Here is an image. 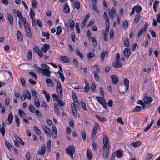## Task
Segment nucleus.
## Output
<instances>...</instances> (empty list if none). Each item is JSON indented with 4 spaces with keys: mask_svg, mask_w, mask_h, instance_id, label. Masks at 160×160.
Returning a JSON list of instances; mask_svg holds the SVG:
<instances>
[{
    "mask_svg": "<svg viewBox=\"0 0 160 160\" xmlns=\"http://www.w3.org/2000/svg\"><path fill=\"white\" fill-rule=\"evenodd\" d=\"M75 147L74 146L71 145L68 146L66 149V153L73 159V155L75 153Z\"/></svg>",
    "mask_w": 160,
    "mask_h": 160,
    "instance_id": "obj_1",
    "label": "nucleus"
},
{
    "mask_svg": "<svg viewBox=\"0 0 160 160\" xmlns=\"http://www.w3.org/2000/svg\"><path fill=\"white\" fill-rule=\"evenodd\" d=\"M94 126L93 128L92 131L91 135V138L92 139L94 140L96 136L97 129H100V126L98 123L97 122L94 123Z\"/></svg>",
    "mask_w": 160,
    "mask_h": 160,
    "instance_id": "obj_2",
    "label": "nucleus"
},
{
    "mask_svg": "<svg viewBox=\"0 0 160 160\" xmlns=\"http://www.w3.org/2000/svg\"><path fill=\"white\" fill-rule=\"evenodd\" d=\"M103 148H109V139L106 135H104L103 136Z\"/></svg>",
    "mask_w": 160,
    "mask_h": 160,
    "instance_id": "obj_3",
    "label": "nucleus"
},
{
    "mask_svg": "<svg viewBox=\"0 0 160 160\" xmlns=\"http://www.w3.org/2000/svg\"><path fill=\"white\" fill-rule=\"evenodd\" d=\"M109 148H102V157L104 159L106 158L109 155Z\"/></svg>",
    "mask_w": 160,
    "mask_h": 160,
    "instance_id": "obj_4",
    "label": "nucleus"
},
{
    "mask_svg": "<svg viewBox=\"0 0 160 160\" xmlns=\"http://www.w3.org/2000/svg\"><path fill=\"white\" fill-rule=\"evenodd\" d=\"M45 134L48 136L51 137L52 135L51 131L50 129L46 126L42 125V126Z\"/></svg>",
    "mask_w": 160,
    "mask_h": 160,
    "instance_id": "obj_5",
    "label": "nucleus"
},
{
    "mask_svg": "<svg viewBox=\"0 0 160 160\" xmlns=\"http://www.w3.org/2000/svg\"><path fill=\"white\" fill-rule=\"evenodd\" d=\"M33 51L34 52L37 53L40 58H42L43 56L42 53L40 49L38 46H35L33 48Z\"/></svg>",
    "mask_w": 160,
    "mask_h": 160,
    "instance_id": "obj_6",
    "label": "nucleus"
},
{
    "mask_svg": "<svg viewBox=\"0 0 160 160\" xmlns=\"http://www.w3.org/2000/svg\"><path fill=\"white\" fill-rule=\"evenodd\" d=\"M148 26V24L146 23L144 25V28H141L139 30L137 35V36L138 38H139L141 36L143 32L144 33L146 31Z\"/></svg>",
    "mask_w": 160,
    "mask_h": 160,
    "instance_id": "obj_7",
    "label": "nucleus"
},
{
    "mask_svg": "<svg viewBox=\"0 0 160 160\" xmlns=\"http://www.w3.org/2000/svg\"><path fill=\"white\" fill-rule=\"evenodd\" d=\"M41 72L43 75L47 77H49L50 76L51 72L49 69H42L41 70Z\"/></svg>",
    "mask_w": 160,
    "mask_h": 160,
    "instance_id": "obj_8",
    "label": "nucleus"
},
{
    "mask_svg": "<svg viewBox=\"0 0 160 160\" xmlns=\"http://www.w3.org/2000/svg\"><path fill=\"white\" fill-rule=\"evenodd\" d=\"M121 60H115V62L112 64V66L115 68H119L122 67L123 65L120 62Z\"/></svg>",
    "mask_w": 160,
    "mask_h": 160,
    "instance_id": "obj_9",
    "label": "nucleus"
},
{
    "mask_svg": "<svg viewBox=\"0 0 160 160\" xmlns=\"http://www.w3.org/2000/svg\"><path fill=\"white\" fill-rule=\"evenodd\" d=\"M153 99L152 98L148 96H145L143 98V100L146 104H149L150 105V102L152 101Z\"/></svg>",
    "mask_w": 160,
    "mask_h": 160,
    "instance_id": "obj_10",
    "label": "nucleus"
},
{
    "mask_svg": "<svg viewBox=\"0 0 160 160\" xmlns=\"http://www.w3.org/2000/svg\"><path fill=\"white\" fill-rule=\"evenodd\" d=\"M49 48V46L48 44H45L41 48V50L43 52L46 53Z\"/></svg>",
    "mask_w": 160,
    "mask_h": 160,
    "instance_id": "obj_11",
    "label": "nucleus"
},
{
    "mask_svg": "<svg viewBox=\"0 0 160 160\" xmlns=\"http://www.w3.org/2000/svg\"><path fill=\"white\" fill-rule=\"evenodd\" d=\"M142 144V142L140 141H137L133 142L131 143V145L135 148L138 147L141 145Z\"/></svg>",
    "mask_w": 160,
    "mask_h": 160,
    "instance_id": "obj_12",
    "label": "nucleus"
},
{
    "mask_svg": "<svg viewBox=\"0 0 160 160\" xmlns=\"http://www.w3.org/2000/svg\"><path fill=\"white\" fill-rule=\"evenodd\" d=\"M52 136L56 138L58 135L57 130L56 126L53 125L52 127Z\"/></svg>",
    "mask_w": 160,
    "mask_h": 160,
    "instance_id": "obj_13",
    "label": "nucleus"
},
{
    "mask_svg": "<svg viewBox=\"0 0 160 160\" xmlns=\"http://www.w3.org/2000/svg\"><path fill=\"white\" fill-rule=\"evenodd\" d=\"M112 83L114 84H116L118 81V79L117 76L115 75H113L111 76Z\"/></svg>",
    "mask_w": 160,
    "mask_h": 160,
    "instance_id": "obj_14",
    "label": "nucleus"
},
{
    "mask_svg": "<svg viewBox=\"0 0 160 160\" xmlns=\"http://www.w3.org/2000/svg\"><path fill=\"white\" fill-rule=\"evenodd\" d=\"M123 82L125 86V91L127 92L129 88V80L127 78H125L124 79Z\"/></svg>",
    "mask_w": 160,
    "mask_h": 160,
    "instance_id": "obj_15",
    "label": "nucleus"
},
{
    "mask_svg": "<svg viewBox=\"0 0 160 160\" xmlns=\"http://www.w3.org/2000/svg\"><path fill=\"white\" fill-rule=\"evenodd\" d=\"M60 59L64 62H67L69 61L70 59L68 57L66 56H61L60 57Z\"/></svg>",
    "mask_w": 160,
    "mask_h": 160,
    "instance_id": "obj_16",
    "label": "nucleus"
},
{
    "mask_svg": "<svg viewBox=\"0 0 160 160\" xmlns=\"http://www.w3.org/2000/svg\"><path fill=\"white\" fill-rule=\"evenodd\" d=\"M123 54L124 56L126 57H128L130 55V50L128 48H126L124 51Z\"/></svg>",
    "mask_w": 160,
    "mask_h": 160,
    "instance_id": "obj_17",
    "label": "nucleus"
},
{
    "mask_svg": "<svg viewBox=\"0 0 160 160\" xmlns=\"http://www.w3.org/2000/svg\"><path fill=\"white\" fill-rule=\"evenodd\" d=\"M17 36L18 40L20 42H22L23 40L22 38L20 32L18 31L17 32Z\"/></svg>",
    "mask_w": 160,
    "mask_h": 160,
    "instance_id": "obj_18",
    "label": "nucleus"
},
{
    "mask_svg": "<svg viewBox=\"0 0 160 160\" xmlns=\"http://www.w3.org/2000/svg\"><path fill=\"white\" fill-rule=\"evenodd\" d=\"M96 99L101 105L102 104L104 103V101H106L105 99L103 98H102L100 97H96Z\"/></svg>",
    "mask_w": 160,
    "mask_h": 160,
    "instance_id": "obj_19",
    "label": "nucleus"
},
{
    "mask_svg": "<svg viewBox=\"0 0 160 160\" xmlns=\"http://www.w3.org/2000/svg\"><path fill=\"white\" fill-rule=\"evenodd\" d=\"M68 22L71 29L72 31L74 29V26L75 25L74 22L73 20H68Z\"/></svg>",
    "mask_w": 160,
    "mask_h": 160,
    "instance_id": "obj_20",
    "label": "nucleus"
},
{
    "mask_svg": "<svg viewBox=\"0 0 160 160\" xmlns=\"http://www.w3.org/2000/svg\"><path fill=\"white\" fill-rule=\"evenodd\" d=\"M25 95L26 97L28 99L30 100L31 99V95L29 92L27 90H24Z\"/></svg>",
    "mask_w": 160,
    "mask_h": 160,
    "instance_id": "obj_21",
    "label": "nucleus"
},
{
    "mask_svg": "<svg viewBox=\"0 0 160 160\" xmlns=\"http://www.w3.org/2000/svg\"><path fill=\"white\" fill-rule=\"evenodd\" d=\"M46 151V147L44 145H42L41 148V151L40 152H39L38 154L40 155H43L45 152Z\"/></svg>",
    "mask_w": 160,
    "mask_h": 160,
    "instance_id": "obj_22",
    "label": "nucleus"
},
{
    "mask_svg": "<svg viewBox=\"0 0 160 160\" xmlns=\"http://www.w3.org/2000/svg\"><path fill=\"white\" fill-rule=\"evenodd\" d=\"M70 11V8L67 3H66L64 5V12L66 13H68Z\"/></svg>",
    "mask_w": 160,
    "mask_h": 160,
    "instance_id": "obj_23",
    "label": "nucleus"
},
{
    "mask_svg": "<svg viewBox=\"0 0 160 160\" xmlns=\"http://www.w3.org/2000/svg\"><path fill=\"white\" fill-rule=\"evenodd\" d=\"M86 155L88 158L89 160H90L92 159V155L91 154V151H89V149H88L87 151Z\"/></svg>",
    "mask_w": 160,
    "mask_h": 160,
    "instance_id": "obj_24",
    "label": "nucleus"
},
{
    "mask_svg": "<svg viewBox=\"0 0 160 160\" xmlns=\"http://www.w3.org/2000/svg\"><path fill=\"white\" fill-rule=\"evenodd\" d=\"M18 112L21 116L22 118H25L26 117V115L25 113L22 110L20 109L18 111Z\"/></svg>",
    "mask_w": 160,
    "mask_h": 160,
    "instance_id": "obj_25",
    "label": "nucleus"
},
{
    "mask_svg": "<svg viewBox=\"0 0 160 160\" xmlns=\"http://www.w3.org/2000/svg\"><path fill=\"white\" fill-rule=\"evenodd\" d=\"M84 82L85 84V86L84 88V90L86 92H88L90 89L89 86V84L86 80H85Z\"/></svg>",
    "mask_w": 160,
    "mask_h": 160,
    "instance_id": "obj_26",
    "label": "nucleus"
},
{
    "mask_svg": "<svg viewBox=\"0 0 160 160\" xmlns=\"http://www.w3.org/2000/svg\"><path fill=\"white\" fill-rule=\"evenodd\" d=\"M96 117L97 118L102 122H105L107 121L106 118L104 117H100L98 115H96Z\"/></svg>",
    "mask_w": 160,
    "mask_h": 160,
    "instance_id": "obj_27",
    "label": "nucleus"
},
{
    "mask_svg": "<svg viewBox=\"0 0 160 160\" xmlns=\"http://www.w3.org/2000/svg\"><path fill=\"white\" fill-rule=\"evenodd\" d=\"M108 52L107 51H103L100 55L101 59L102 61H103L104 59L105 54H108Z\"/></svg>",
    "mask_w": 160,
    "mask_h": 160,
    "instance_id": "obj_28",
    "label": "nucleus"
},
{
    "mask_svg": "<svg viewBox=\"0 0 160 160\" xmlns=\"http://www.w3.org/2000/svg\"><path fill=\"white\" fill-rule=\"evenodd\" d=\"M54 109L56 114L58 116H59L60 114V111L56 103L54 104Z\"/></svg>",
    "mask_w": 160,
    "mask_h": 160,
    "instance_id": "obj_29",
    "label": "nucleus"
},
{
    "mask_svg": "<svg viewBox=\"0 0 160 160\" xmlns=\"http://www.w3.org/2000/svg\"><path fill=\"white\" fill-rule=\"evenodd\" d=\"M15 138L16 140L21 144L22 145H24V143L23 141L18 136L15 135Z\"/></svg>",
    "mask_w": 160,
    "mask_h": 160,
    "instance_id": "obj_30",
    "label": "nucleus"
},
{
    "mask_svg": "<svg viewBox=\"0 0 160 160\" xmlns=\"http://www.w3.org/2000/svg\"><path fill=\"white\" fill-rule=\"evenodd\" d=\"M25 30L27 34V35L28 36V37L30 38H32V36L30 28H28V29H25Z\"/></svg>",
    "mask_w": 160,
    "mask_h": 160,
    "instance_id": "obj_31",
    "label": "nucleus"
},
{
    "mask_svg": "<svg viewBox=\"0 0 160 160\" xmlns=\"http://www.w3.org/2000/svg\"><path fill=\"white\" fill-rule=\"evenodd\" d=\"M46 82L48 85H51V86H52L53 85L52 81L49 78L46 79Z\"/></svg>",
    "mask_w": 160,
    "mask_h": 160,
    "instance_id": "obj_32",
    "label": "nucleus"
},
{
    "mask_svg": "<svg viewBox=\"0 0 160 160\" xmlns=\"http://www.w3.org/2000/svg\"><path fill=\"white\" fill-rule=\"evenodd\" d=\"M124 44L127 47H128L129 45V42L128 38H125L124 40Z\"/></svg>",
    "mask_w": 160,
    "mask_h": 160,
    "instance_id": "obj_33",
    "label": "nucleus"
},
{
    "mask_svg": "<svg viewBox=\"0 0 160 160\" xmlns=\"http://www.w3.org/2000/svg\"><path fill=\"white\" fill-rule=\"evenodd\" d=\"M47 151L48 152H50L51 147V141L50 140H49L47 142Z\"/></svg>",
    "mask_w": 160,
    "mask_h": 160,
    "instance_id": "obj_34",
    "label": "nucleus"
},
{
    "mask_svg": "<svg viewBox=\"0 0 160 160\" xmlns=\"http://www.w3.org/2000/svg\"><path fill=\"white\" fill-rule=\"evenodd\" d=\"M140 15L139 14H137L135 15V17L134 20V22L135 24H136L138 22L140 18Z\"/></svg>",
    "mask_w": 160,
    "mask_h": 160,
    "instance_id": "obj_35",
    "label": "nucleus"
},
{
    "mask_svg": "<svg viewBox=\"0 0 160 160\" xmlns=\"http://www.w3.org/2000/svg\"><path fill=\"white\" fill-rule=\"evenodd\" d=\"M58 74L59 75V77L62 82H63L65 80V77L63 74L60 71L58 72Z\"/></svg>",
    "mask_w": 160,
    "mask_h": 160,
    "instance_id": "obj_36",
    "label": "nucleus"
},
{
    "mask_svg": "<svg viewBox=\"0 0 160 160\" xmlns=\"http://www.w3.org/2000/svg\"><path fill=\"white\" fill-rule=\"evenodd\" d=\"M134 7H135V10H136V12L137 13H140L142 10V8L140 6H135Z\"/></svg>",
    "mask_w": 160,
    "mask_h": 160,
    "instance_id": "obj_37",
    "label": "nucleus"
},
{
    "mask_svg": "<svg viewBox=\"0 0 160 160\" xmlns=\"http://www.w3.org/2000/svg\"><path fill=\"white\" fill-rule=\"evenodd\" d=\"M93 74L95 80L97 81H99V78L97 72H96V71L93 72Z\"/></svg>",
    "mask_w": 160,
    "mask_h": 160,
    "instance_id": "obj_38",
    "label": "nucleus"
},
{
    "mask_svg": "<svg viewBox=\"0 0 160 160\" xmlns=\"http://www.w3.org/2000/svg\"><path fill=\"white\" fill-rule=\"evenodd\" d=\"M34 104L35 106L38 108L40 107V102L39 99L38 98H35L34 99Z\"/></svg>",
    "mask_w": 160,
    "mask_h": 160,
    "instance_id": "obj_39",
    "label": "nucleus"
},
{
    "mask_svg": "<svg viewBox=\"0 0 160 160\" xmlns=\"http://www.w3.org/2000/svg\"><path fill=\"white\" fill-rule=\"evenodd\" d=\"M32 52L31 51L28 50V54L27 56V59L29 60H30L32 59Z\"/></svg>",
    "mask_w": 160,
    "mask_h": 160,
    "instance_id": "obj_40",
    "label": "nucleus"
},
{
    "mask_svg": "<svg viewBox=\"0 0 160 160\" xmlns=\"http://www.w3.org/2000/svg\"><path fill=\"white\" fill-rule=\"evenodd\" d=\"M34 67L35 69H36V71L38 72H40L41 70L42 69V68L38 67L37 65L36 64H34Z\"/></svg>",
    "mask_w": 160,
    "mask_h": 160,
    "instance_id": "obj_41",
    "label": "nucleus"
},
{
    "mask_svg": "<svg viewBox=\"0 0 160 160\" xmlns=\"http://www.w3.org/2000/svg\"><path fill=\"white\" fill-rule=\"evenodd\" d=\"M34 128L36 134L38 135H40L41 132L37 127L34 126Z\"/></svg>",
    "mask_w": 160,
    "mask_h": 160,
    "instance_id": "obj_42",
    "label": "nucleus"
},
{
    "mask_svg": "<svg viewBox=\"0 0 160 160\" xmlns=\"http://www.w3.org/2000/svg\"><path fill=\"white\" fill-rule=\"evenodd\" d=\"M74 6L76 8L78 9L80 8V4L79 2L78 1H76L74 2Z\"/></svg>",
    "mask_w": 160,
    "mask_h": 160,
    "instance_id": "obj_43",
    "label": "nucleus"
},
{
    "mask_svg": "<svg viewBox=\"0 0 160 160\" xmlns=\"http://www.w3.org/2000/svg\"><path fill=\"white\" fill-rule=\"evenodd\" d=\"M79 24L78 22H77L75 25L76 30L78 34L80 33V30L79 29Z\"/></svg>",
    "mask_w": 160,
    "mask_h": 160,
    "instance_id": "obj_44",
    "label": "nucleus"
},
{
    "mask_svg": "<svg viewBox=\"0 0 160 160\" xmlns=\"http://www.w3.org/2000/svg\"><path fill=\"white\" fill-rule=\"evenodd\" d=\"M116 156L118 158H120L122 155V153L120 150L117 151Z\"/></svg>",
    "mask_w": 160,
    "mask_h": 160,
    "instance_id": "obj_45",
    "label": "nucleus"
},
{
    "mask_svg": "<svg viewBox=\"0 0 160 160\" xmlns=\"http://www.w3.org/2000/svg\"><path fill=\"white\" fill-rule=\"evenodd\" d=\"M76 53L77 55L81 59H82L84 58L83 55L81 53L79 49H78L76 50Z\"/></svg>",
    "mask_w": 160,
    "mask_h": 160,
    "instance_id": "obj_46",
    "label": "nucleus"
},
{
    "mask_svg": "<svg viewBox=\"0 0 160 160\" xmlns=\"http://www.w3.org/2000/svg\"><path fill=\"white\" fill-rule=\"evenodd\" d=\"M42 35L43 37H46L47 39H49V33H45L44 32L42 31Z\"/></svg>",
    "mask_w": 160,
    "mask_h": 160,
    "instance_id": "obj_47",
    "label": "nucleus"
},
{
    "mask_svg": "<svg viewBox=\"0 0 160 160\" xmlns=\"http://www.w3.org/2000/svg\"><path fill=\"white\" fill-rule=\"evenodd\" d=\"M58 104L61 107H63L65 105V103L63 102L62 100H58Z\"/></svg>",
    "mask_w": 160,
    "mask_h": 160,
    "instance_id": "obj_48",
    "label": "nucleus"
},
{
    "mask_svg": "<svg viewBox=\"0 0 160 160\" xmlns=\"http://www.w3.org/2000/svg\"><path fill=\"white\" fill-rule=\"evenodd\" d=\"M56 90L57 93L60 95H61L62 93V88H56Z\"/></svg>",
    "mask_w": 160,
    "mask_h": 160,
    "instance_id": "obj_49",
    "label": "nucleus"
},
{
    "mask_svg": "<svg viewBox=\"0 0 160 160\" xmlns=\"http://www.w3.org/2000/svg\"><path fill=\"white\" fill-rule=\"evenodd\" d=\"M153 156V155L152 153H147V157H146V158L149 160H151Z\"/></svg>",
    "mask_w": 160,
    "mask_h": 160,
    "instance_id": "obj_50",
    "label": "nucleus"
},
{
    "mask_svg": "<svg viewBox=\"0 0 160 160\" xmlns=\"http://www.w3.org/2000/svg\"><path fill=\"white\" fill-rule=\"evenodd\" d=\"M81 135L83 140L86 141V134L85 131H82Z\"/></svg>",
    "mask_w": 160,
    "mask_h": 160,
    "instance_id": "obj_51",
    "label": "nucleus"
},
{
    "mask_svg": "<svg viewBox=\"0 0 160 160\" xmlns=\"http://www.w3.org/2000/svg\"><path fill=\"white\" fill-rule=\"evenodd\" d=\"M15 120L16 122L17 126L18 127H19L20 125L19 120L18 118L17 117L16 115H15Z\"/></svg>",
    "mask_w": 160,
    "mask_h": 160,
    "instance_id": "obj_52",
    "label": "nucleus"
},
{
    "mask_svg": "<svg viewBox=\"0 0 160 160\" xmlns=\"http://www.w3.org/2000/svg\"><path fill=\"white\" fill-rule=\"evenodd\" d=\"M62 32V30L60 27L58 26L57 28V32L56 34L57 35H59Z\"/></svg>",
    "mask_w": 160,
    "mask_h": 160,
    "instance_id": "obj_53",
    "label": "nucleus"
},
{
    "mask_svg": "<svg viewBox=\"0 0 160 160\" xmlns=\"http://www.w3.org/2000/svg\"><path fill=\"white\" fill-rule=\"evenodd\" d=\"M94 53L93 52H90L88 55V59H91L94 56Z\"/></svg>",
    "mask_w": 160,
    "mask_h": 160,
    "instance_id": "obj_54",
    "label": "nucleus"
},
{
    "mask_svg": "<svg viewBox=\"0 0 160 160\" xmlns=\"http://www.w3.org/2000/svg\"><path fill=\"white\" fill-rule=\"evenodd\" d=\"M81 103L83 110L85 111H86L87 108L85 102L83 101H81Z\"/></svg>",
    "mask_w": 160,
    "mask_h": 160,
    "instance_id": "obj_55",
    "label": "nucleus"
},
{
    "mask_svg": "<svg viewBox=\"0 0 160 160\" xmlns=\"http://www.w3.org/2000/svg\"><path fill=\"white\" fill-rule=\"evenodd\" d=\"M92 41L93 45H94L95 46L97 45V42L96 41L95 38L94 37H92Z\"/></svg>",
    "mask_w": 160,
    "mask_h": 160,
    "instance_id": "obj_56",
    "label": "nucleus"
},
{
    "mask_svg": "<svg viewBox=\"0 0 160 160\" xmlns=\"http://www.w3.org/2000/svg\"><path fill=\"white\" fill-rule=\"evenodd\" d=\"M20 82L22 86L25 87L26 86L25 81L24 78H20Z\"/></svg>",
    "mask_w": 160,
    "mask_h": 160,
    "instance_id": "obj_57",
    "label": "nucleus"
},
{
    "mask_svg": "<svg viewBox=\"0 0 160 160\" xmlns=\"http://www.w3.org/2000/svg\"><path fill=\"white\" fill-rule=\"evenodd\" d=\"M30 14L31 18H33L34 17L35 15V13L32 10V8H31L30 9Z\"/></svg>",
    "mask_w": 160,
    "mask_h": 160,
    "instance_id": "obj_58",
    "label": "nucleus"
},
{
    "mask_svg": "<svg viewBox=\"0 0 160 160\" xmlns=\"http://www.w3.org/2000/svg\"><path fill=\"white\" fill-rule=\"evenodd\" d=\"M32 96L35 98H37V94L36 92L34 90H32L31 92Z\"/></svg>",
    "mask_w": 160,
    "mask_h": 160,
    "instance_id": "obj_59",
    "label": "nucleus"
},
{
    "mask_svg": "<svg viewBox=\"0 0 160 160\" xmlns=\"http://www.w3.org/2000/svg\"><path fill=\"white\" fill-rule=\"evenodd\" d=\"M72 115L73 116L75 117L76 118H77V111L76 110V108H74L72 109Z\"/></svg>",
    "mask_w": 160,
    "mask_h": 160,
    "instance_id": "obj_60",
    "label": "nucleus"
},
{
    "mask_svg": "<svg viewBox=\"0 0 160 160\" xmlns=\"http://www.w3.org/2000/svg\"><path fill=\"white\" fill-rule=\"evenodd\" d=\"M117 121L118 122H119L120 124L123 125L124 124V122L122 120V118L121 117H118L117 119Z\"/></svg>",
    "mask_w": 160,
    "mask_h": 160,
    "instance_id": "obj_61",
    "label": "nucleus"
},
{
    "mask_svg": "<svg viewBox=\"0 0 160 160\" xmlns=\"http://www.w3.org/2000/svg\"><path fill=\"white\" fill-rule=\"evenodd\" d=\"M29 108L30 111L34 113L35 112V108L32 105H30L29 106Z\"/></svg>",
    "mask_w": 160,
    "mask_h": 160,
    "instance_id": "obj_62",
    "label": "nucleus"
},
{
    "mask_svg": "<svg viewBox=\"0 0 160 160\" xmlns=\"http://www.w3.org/2000/svg\"><path fill=\"white\" fill-rule=\"evenodd\" d=\"M41 67L42 69H49L50 67L47 64H43L41 65Z\"/></svg>",
    "mask_w": 160,
    "mask_h": 160,
    "instance_id": "obj_63",
    "label": "nucleus"
},
{
    "mask_svg": "<svg viewBox=\"0 0 160 160\" xmlns=\"http://www.w3.org/2000/svg\"><path fill=\"white\" fill-rule=\"evenodd\" d=\"M28 74L31 76L32 77L34 78L35 79H36L37 78V76L33 72H29Z\"/></svg>",
    "mask_w": 160,
    "mask_h": 160,
    "instance_id": "obj_64",
    "label": "nucleus"
}]
</instances>
